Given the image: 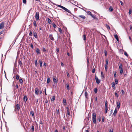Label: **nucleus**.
<instances>
[{"instance_id": "f257e3e1", "label": "nucleus", "mask_w": 132, "mask_h": 132, "mask_svg": "<svg viewBox=\"0 0 132 132\" xmlns=\"http://www.w3.org/2000/svg\"><path fill=\"white\" fill-rule=\"evenodd\" d=\"M54 5H56L57 6L60 7L61 8H62L65 11H66L68 12V13H70L71 14V12L70 10H68V9H67L66 8H65V7L61 5H57L55 4H54Z\"/></svg>"}, {"instance_id": "f03ea898", "label": "nucleus", "mask_w": 132, "mask_h": 132, "mask_svg": "<svg viewBox=\"0 0 132 132\" xmlns=\"http://www.w3.org/2000/svg\"><path fill=\"white\" fill-rule=\"evenodd\" d=\"M14 111L16 112V111H18L20 108V105L18 104H16L15 106H14Z\"/></svg>"}, {"instance_id": "7ed1b4c3", "label": "nucleus", "mask_w": 132, "mask_h": 132, "mask_svg": "<svg viewBox=\"0 0 132 132\" xmlns=\"http://www.w3.org/2000/svg\"><path fill=\"white\" fill-rule=\"evenodd\" d=\"M35 18L37 21H38L39 19V12H37L36 13Z\"/></svg>"}, {"instance_id": "20e7f679", "label": "nucleus", "mask_w": 132, "mask_h": 132, "mask_svg": "<svg viewBox=\"0 0 132 132\" xmlns=\"http://www.w3.org/2000/svg\"><path fill=\"white\" fill-rule=\"evenodd\" d=\"M95 79L97 83L98 84L100 83L101 81L97 77H96V76H95Z\"/></svg>"}, {"instance_id": "39448f33", "label": "nucleus", "mask_w": 132, "mask_h": 132, "mask_svg": "<svg viewBox=\"0 0 132 132\" xmlns=\"http://www.w3.org/2000/svg\"><path fill=\"white\" fill-rule=\"evenodd\" d=\"M87 14L88 15H90L92 18H94L95 16L92 14L91 12L90 11H88L87 12Z\"/></svg>"}, {"instance_id": "423d86ee", "label": "nucleus", "mask_w": 132, "mask_h": 132, "mask_svg": "<svg viewBox=\"0 0 132 132\" xmlns=\"http://www.w3.org/2000/svg\"><path fill=\"white\" fill-rule=\"evenodd\" d=\"M117 107L118 110L120 107V103L119 101H118L117 103Z\"/></svg>"}, {"instance_id": "0eeeda50", "label": "nucleus", "mask_w": 132, "mask_h": 132, "mask_svg": "<svg viewBox=\"0 0 132 132\" xmlns=\"http://www.w3.org/2000/svg\"><path fill=\"white\" fill-rule=\"evenodd\" d=\"M117 111H118L117 109V108H116L115 109L114 112L113 114V115L114 116V117L116 115L117 113Z\"/></svg>"}, {"instance_id": "6e6552de", "label": "nucleus", "mask_w": 132, "mask_h": 132, "mask_svg": "<svg viewBox=\"0 0 132 132\" xmlns=\"http://www.w3.org/2000/svg\"><path fill=\"white\" fill-rule=\"evenodd\" d=\"M4 23L3 22H1L0 24V29H2L4 27Z\"/></svg>"}, {"instance_id": "1a4fd4ad", "label": "nucleus", "mask_w": 132, "mask_h": 132, "mask_svg": "<svg viewBox=\"0 0 132 132\" xmlns=\"http://www.w3.org/2000/svg\"><path fill=\"white\" fill-rule=\"evenodd\" d=\"M39 92V89L38 88H35V93L36 94L38 95Z\"/></svg>"}, {"instance_id": "9d476101", "label": "nucleus", "mask_w": 132, "mask_h": 132, "mask_svg": "<svg viewBox=\"0 0 132 132\" xmlns=\"http://www.w3.org/2000/svg\"><path fill=\"white\" fill-rule=\"evenodd\" d=\"M49 37L50 39L52 41H54V38L53 37L52 34H50L49 35Z\"/></svg>"}, {"instance_id": "9b49d317", "label": "nucleus", "mask_w": 132, "mask_h": 132, "mask_svg": "<svg viewBox=\"0 0 132 132\" xmlns=\"http://www.w3.org/2000/svg\"><path fill=\"white\" fill-rule=\"evenodd\" d=\"M71 1L72 2H71V3L76 5V4H77V2L76 1H75L73 0H71Z\"/></svg>"}, {"instance_id": "f8f14e48", "label": "nucleus", "mask_w": 132, "mask_h": 132, "mask_svg": "<svg viewBox=\"0 0 132 132\" xmlns=\"http://www.w3.org/2000/svg\"><path fill=\"white\" fill-rule=\"evenodd\" d=\"M33 35L35 38H37V34L36 32H34Z\"/></svg>"}, {"instance_id": "ddd939ff", "label": "nucleus", "mask_w": 132, "mask_h": 132, "mask_svg": "<svg viewBox=\"0 0 132 132\" xmlns=\"http://www.w3.org/2000/svg\"><path fill=\"white\" fill-rule=\"evenodd\" d=\"M53 81L54 83H55L56 84H57V83L58 80L57 79H56L55 78H53Z\"/></svg>"}, {"instance_id": "4468645a", "label": "nucleus", "mask_w": 132, "mask_h": 132, "mask_svg": "<svg viewBox=\"0 0 132 132\" xmlns=\"http://www.w3.org/2000/svg\"><path fill=\"white\" fill-rule=\"evenodd\" d=\"M112 87L114 89H115L116 88V86H115V83L114 82H113L112 83Z\"/></svg>"}, {"instance_id": "2eb2a0df", "label": "nucleus", "mask_w": 132, "mask_h": 132, "mask_svg": "<svg viewBox=\"0 0 132 132\" xmlns=\"http://www.w3.org/2000/svg\"><path fill=\"white\" fill-rule=\"evenodd\" d=\"M23 99L24 101H25V102H26L27 101L28 99V98L26 95H25L23 97Z\"/></svg>"}, {"instance_id": "dca6fc26", "label": "nucleus", "mask_w": 132, "mask_h": 132, "mask_svg": "<svg viewBox=\"0 0 132 132\" xmlns=\"http://www.w3.org/2000/svg\"><path fill=\"white\" fill-rule=\"evenodd\" d=\"M47 21H48V23L49 24H51L52 23V21L51 19L48 18H47Z\"/></svg>"}, {"instance_id": "f3484780", "label": "nucleus", "mask_w": 132, "mask_h": 132, "mask_svg": "<svg viewBox=\"0 0 132 132\" xmlns=\"http://www.w3.org/2000/svg\"><path fill=\"white\" fill-rule=\"evenodd\" d=\"M78 17H80L81 18L83 19H85L86 18L85 16L83 15H80L78 16Z\"/></svg>"}, {"instance_id": "a211bd4d", "label": "nucleus", "mask_w": 132, "mask_h": 132, "mask_svg": "<svg viewBox=\"0 0 132 132\" xmlns=\"http://www.w3.org/2000/svg\"><path fill=\"white\" fill-rule=\"evenodd\" d=\"M67 114L69 116L70 115V112L69 111V109L68 107H67Z\"/></svg>"}, {"instance_id": "6ab92c4d", "label": "nucleus", "mask_w": 132, "mask_h": 132, "mask_svg": "<svg viewBox=\"0 0 132 132\" xmlns=\"http://www.w3.org/2000/svg\"><path fill=\"white\" fill-rule=\"evenodd\" d=\"M36 53L37 54H39L40 53V50L38 48H37L36 50Z\"/></svg>"}, {"instance_id": "aec40b11", "label": "nucleus", "mask_w": 132, "mask_h": 132, "mask_svg": "<svg viewBox=\"0 0 132 132\" xmlns=\"http://www.w3.org/2000/svg\"><path fill=\"white\" fill-rule=\"evenodd\" d=\"M64 105H66L67 104L66 101L65 99L63 98V100Z\"/></svg>"}, {"instance_id": "412c9836", "label": "nucleus", "mask_w": 132, "mask_h": 132, "mask_svg": "<svg viewBox=\"0 0 132 132\" xmlns=\"http://www.w3.org/2000/svg\"><path fill=\"white\" fill-rule=\"evenodd\" d=\"M85 97L86 98V99H87L88 97H87V96H88V93L86 91L85 92Z\"/></svg>"}, {"instance_id": "4be33fe9", "label": "nucleus", "mask_w": 132, "mask_h": 132, "mask_svg": "<svg viewBox=\"0 0 132 132\" xmlns=\"http://www.w3.org/2000/svg\"><path fill=\"white\" fill-rule=\"evenodd\" d=\"M30 114L33 117L34 116V113L33 111H31L30 112Z\"/></svg>"}, {"instance_id": "5701e85b", "label": "nucleus", "mask_w": 132, "mask_h": 132, "mask_svg": "<svg viewBox=\"0 0 132 132\" xmlns=\"http://www.w3.org/2000/svg\"><path fill=\"white\" fill-rule=\"evenodd\" d=\"M92 118H96V114L95 113H93L92 114Z\"/></svg>"}, {"instance_id": "b1692460", "label": "nucleus", "mask_w": 132, "mask_h": 132, "mask_svg": "<svg viewBox=\"0 0 132 132\" xmlns=\"http://www.w3.org/2000/svg\"><path fill=\"white\" fill-rule=\"evenodd\" d=\"M92 120L94 123L95 124L96 123V118H92Z\"/></svg>"}, {"instance_id": "393cba45", "label": "nucleus", "mask_w": 132, "mask_h": 132, "mask_svg": "<svg viewBox=\"0 0 132 132\" xmlns=\"http://www.w3.org/2000/svg\"><path fill=\"white\" fill-rule=\"evenodd\" d=\"M108 59H106L105 60L106 62V64H105V65H106L108 66Z\"/></svg>"}, {"instance_id": "a878e982", "label": "nucleus", "mask_w": 132, "mask_h": 132, "mask_svg": "<svg viewBox=\"0 0 132 132\" xmlns=\"http://www.w3.org/2000/svg\"><path fill=\"white\" fill-rule=\"evenodd\" d=\"M113 10V7L111 6H110V7L109 9V10L110 11L112 12Z\"/></svg>"}, {"instance_id": "bb28decb", "label": "nucleus", "mask_w": 132, "mask_h": 132, "mask_svg": "<svg viewBox=\"0 0 132 132\" xmlns=\"http://www.w3.org/2000/svg\"><path fill=\"white\" fill-rule=\"evenodd\" d=\"M101 77L102 79H103L104 77L103 73L102 71H101Z\"/></svg>"}, {"instance_id": "cd10ccee", "label": "nucleus", "mask_w": 132, "mask_h": 132, "mask_svg": "<svg viewBox=\"0 0 132 132\" xmlns=\"http://www.w3.org/2000/svg\"><path fill=\"white\" fill-rule=\"evenodd\" d=\"M119 69H122V64H120V65L119 66Z\"/></svg>"}, {"instance_id": "c85d7f7f", "label": "nucleus", "mask_w": 132, "mask_h": 132, "mask_svg": "<svg viewBox=\"0 0 132 132\" xmlns=\"http://www.w3.org/2000/svg\"><path fill=\"white\" fill-rule=\"evenodd\" d=\"M50 81V79L49 77L47 78V83L48 84Z\"/></svg>"}, {"instance_id": "c756f323", "label": "nucleus", "mask_w": 132, "mask_h": 132, "mask_svg": "<svg viewBox=\"0 0 132 132\" xmlns=\"http://www.w3.org/2000/svg\"><path fill=\"white\" fill-rule=\"evenodd\" d=\"M33 24L35 27H37L36 22V21L35 20L34 21V22H33Z\"/></svg>"}, {"instance_id": "7c9ffc66", "label": "nucleus", "mask_w": 132, "mask_h": 132, "mask_svg": "<svg viewBox=\"0 0 132 132\" xmlns=\"http://www.w3.org/2000/svg\"><path fill=\"white\" fill-rule=\"evenodd\" d=\"M35 65L36 66H37L38 65L37 63V60L36 59L35 60Z\"/></svg>"}, {"instance_id": "2f4dec72", "label": "nucleus", "mask_w": 132, "mask_h": 132, "mask_svg": "<svg viewBox=\"0 0 132 132\" xmlns=\"http://www.w3.org/2000/svg\"><path fill=\"white\" fill-rule=\"evenodd\" d=\"M108 101H106L105 102V108L108 107Z\"/></svg>"}, {"instance_id": "473e14b6", "label": "nucleus", "mask_w": 132, "mask_h": 132, "mask_svg": "<svg viewBox=\"0 0 132 132\" xmlns=\"http://www.w3.org/2000/svg\"><path fill=\"white\" fill-rule=\"evenodd\" d=\"M55 99V96H53L52 98L51 99V101H54Z\"/></svg>"}, {"instance_id": "72a5a7b5", "label": "nucleus", "mask_w": 132, "mask_h": 132, "mask_svg": "<svg viewBox=\"0 0 132 132\" xmlns=\"http://www.w3.org/2000/svg\"><path fill=\"white\" fill-rule=\"evenodd\" d=\"M54 28H55L56 27V26L55 25V24L53 23L52 24Z\"/></svg>"}, {"instance_id": "f704fd0d", "label": "nucleus", "mask_w": 132, "mask_h": 132, "mask_svg": "<svg viewBox=\"0 0 132 132\" xmlns=\"http://www.w3.org/2000/svg\"><path fill=\"white\" fill-rule=\"evenodd\" d=\"M67 88L68 90L70 89L69 85L68 84H67Z\"/></svg>"}, {"instance_id": "c9c22d12", "label": "nucleus", "mask_w": 132, "mask_h": 132, "mask_svg": "<svg viewBox=\"0 0 132 132\" xmlns=\"http://www.w3.org/2000/svg\"><path fill=\"white\" fill-rule=\"evenodd\" d=\"M39 62L40 63V67H41L42 66V62L41 60H39Z\"/></svg>"}, {"instance_id": "e433bc0d", "label": "nucleus", "mask_w": 132, "mask_h": 132, "mask_svg": "<svg viewBox=\"0 0 132 132\" xmlns=\"http://www.w3.org/2000/svg\"><path fill=\"white\" fill-rule=\"evenodd\" d=\"M106 27L108 29L110 30V26L107 24L106 25Z\"/></svg>"}, {"instance_id": "4c0bfd02", "label": "nucleus", "mask_w": 132, "mask_h": 132, "mask_svg": "<svg viewBox=\"0 0 132 132\" xmlns=\"http://www.w3.org/2000/svg\"><path fill=\"white\" fill-rule=\"evenodd\" d=\"M97 89L96 88H95L94 89V91L95 93H96L97 92Z\"/></svg>"}, {"instance_id": "58836bf2", "label": "nucleus", "mask_w": 132, "mask_h": 132, "mask_svg": "<svg viewBox=\"0 0 132 132\" xmlns=\"http://www.w3.org/2000/svg\"><path fill=\"white\" fill-rule=\"evenodd\" d=\"M83 37L84 38L83 40H86V35H83Z\"/></svg>"}, {"instance_id": "ea45409f", "label": "nucleus", "mask_w": 132, "mask_h": 132, "mask_svg": "<svg viewBox=\"0 0 132 132\" xmlns=\"http://www.w3.org/2000/svg\"><path fill=\"white\" fill-rule=\"evenodd\" d=\"M105 117L104 116H102V122H104V121Z\"/></svg>"}, {"instance_id": "a19ab883", "label": "nucleus", "mask_w": 132, "mask_h": 132, "mask_svg": "<svg viewBox=\"0 0 132 132\" xmlns=\"http://www.w3.org/2000/svg\"><path fill=\"white\" fill-rule=\"evenodd\" d=\"M59 31L61 33H62V31L61 29L60 28H58Z\"/></svg>"}, {"instance_id": "79ce46f5", "label": "nucleus", "mask_w": 132, "mask_h": 132, "mask_svg": "<svg viewBox=\"0 0 132 132\" xmlns=\"http://www.w3.org/2000/svg\"><path fill=\"white\" fill-rule=\"evenodd\" d=\"M31 129H32V131L34 132V127L33 126H32L31 127Z\"/></svg>"}, {"instance_id": "37998d69", "label": "nucleus", "mask_w": 132, "mask_h": 132, "mask_svg": "<svg viewBox=\"0 0 132 132\" xmlns=\"http://www.w3.org/2000/svg\"><path fill=\"white\" fill-rule=\"evenodd\" d=\"M32 31H30V32L29 33V35L30 36H31L32 35Z\"/></svg>"}, {"instance_id": "c03bdc74", "label": "nucleus", "mask_w": 132, "mask_h": 132, "mask_svg": "<svg viewBox=\"0 0 132 132\" xmlns=\"http://www.w3.org/2000/svg\"><path fill=\"white\" fill-rule=\"evenodd\" d=\"M132 11L131 9H130L129 10V14L130 15L132 13Z\"/></svg>"}, {"instance_id": "a18cd8bd", "label": "nucleus", "mask_w": 132, "mask_h": 132, "mask_svg": "<svg viewBox=\"0 0 132 132\" xmlns=\"http://www.w3.org/2000/svg\"><path fill=\"white\" fill-rule=\"evenodd\" d=\"M115 96L117 97H118L119 95V94H118L116 92L115 93Z\"/></svg>"}, {"instance_id": "49530a36", "label": "nucleus", "mask_w": 132, "mask_h": 132, "mask_svg": "<svg viewBox=\"0 0 132 132\" xmlns=\"http://www.w3.org/2000/svg\"><path fill=\"white\" fill-rule=\"evenodd\" d=\"M124 54L127 57H128V54H127V53L126 52H124Z\"/></svg>"}, {"instance_id": "de8ad7c7", "label": "nucleus", "mask_w": 132, "mask_h": 132, "mask_svg": "<svg viewBox=\"0 0 132 132\" xmlns=\"http://www.w3.org/2000/svg\"><path fill=\"white\" fill-rule=\"evenodd\" d=\"M114 37L116 39H118V35L117 34H116L114 35Z\"/></svg>"}, {"instance_id": "09e8293b", "label": "nucleus", "mask_w": 132, "mask_h": 132, "mask_svg": "<svg viewBox=\"0 0 132 132\" xmlns=\"http://www.w3.org/2000/svg\"><path fill=\"white\" fill-rule=\"evenodd\" d=\"M18 64L20 66H21L22 64V63L21 61H19L18 62Z\"/></svg>"}, {"instance_id": "8fccbe9b", "label": "nucleus", "mask_w": 132, "mask_h": 132, "mask_svg": "<svg viewBox=\"0 0 132 132\" xmlns=\"http://www.w3.org/2000/svg\"><path fill=\"white\" fill-rule=\"evenodd\" d=\"M16 79L18 80L19 79V76L18 75H16Z\"/></svg>"}, {"instance_id": "3c124183", "label": "nucleus", "mask_w": 132, "mask_h": 132, "mask_svg": "<svg viewBox=\"0 0 132 132\" xmlns=\"http://www.w3.org/2000/svg\"><path fill=\"white\" fill-rule=\"evenodd\" d=\"M115 81L116 84H117L118 83V80L117 79H115Z\"/></svg>"}, {"instance_id": "603ef678", "label": "nucleus", "mask_w": 132, "mask_h": 132, "mask_svg": "<svg viewBox=\"0 0 132 132\" xmlns=\"http://www.w3.org/2000/svg\"><path fill=\"white\" fill-rule=\"evenodd\" d=\"M105 69L106 71H107V69H108V66L106 65H105Z\"/></svg>"}, {"instance_id": "864d4df0", "label": "nucleus", "mask_w": 132, "mask_h": 132, "mask_svg": "<svg viewBox=\"0 0 132 132\" xmlns=\"http://www.w3.org/2000/svg\"><path fill=\"white\" fill-rule=\"evenodd\" d=\"M19 81L20 83H22L23 82V80L21 79H19Z\"/></svg>"}, {"instance_id": "5fc2aeb1", "label": "nucleus", "mask_w": 132, "mask_h": 132, "mask_svg": "<svg viewBox=\"0 0 132 132\" xmlns=\"http://www.w3.org/2000/svg\"><path fill=\"white\" fill-rule=\"evenodd\" d=\"M108 107L105 108V113H106L108 112Z\"/></svg>"}, {"instance_id": "6e6d98bb", "label": "nucleus", "mask_w": 132, "mask_h": 132, "mask_svg": "<svg viewBox=\"0 0 132 132\" xmlns=\"http://www.w3.org/2000/svg\"><path fill=\"white\" fill-rule=\"evenodd\" d=\"M104 52L105 53V56H106L107 55V51L106 50H105L104 51Z\"/></svg>"}, {"instance_id": "4d7b16f0", "label": "nucleus", "mask_w": 132, "mask_h": 132, "mask_svg": "<svg viewBox=\"0 0 132 132\" xmlns=\"http://www.w3.org/2000/svg\"><path fill=\"white\" fill-rule=\"evenodd\" d=\"M43 52H46V50L45 49V48L44 47H43Z\"/></svg>"}, {"instance_id": "13d9d810", "label": "nucleus", "mask_w": 132, "mask_h": 132, "mask_svg": "<svg viewBox=\"0 0 132 132\" xmlns=\"http://www.w3.org/2000/svg\"><path fill=\"white\" fill-rule=\"evenodd\" d=\"M123 71V69H121L120 70V73L121 74H122Z\"/></svg>"}, {"instance_id": "bf43d9fd", "label": "nucleus", "mask_w": 132, "mask_h": 132, "mask_svg": "<svg viewBox=\"0 0 132 132\" xmlns=\"http://www.w3.org/2000/svg\"><path fill=\"white\" fill-rule=\"evenodd\" d=\"M87 66H88V65L89 64V60L88 59H87Z\"/></svg>"}, {"instance_id": "052dcab7", "label": "nucleus", "mask_w": 132, "mask_h": 132, "mask_svg": "<svg viewBox=\"0 0 132 132\" xmlns=\"http://www.w3.org/2000/svg\"><path fill=\"white\" fill-rule=\"evenodd\" d=\"M23 2L24 4H26V0H23Z\"/></svg>"}, {"instance_id": "680f3d73", "label": "nucleus", "mask_w": 132, "mask_h": 132, "mask_svg": "<svg viewBox=\"0 0 132 132\" xmlns=\"http://www.w3.org/2000/svg\"><path fill=\"white\" fill-rule=\"evenodd\" d=\"M120 3L121 5L122 6L124 4H123V3L121 1H120Z\"/></svg>"}, {"instance_id": "e2e57ef3", "label": "nucleus", "mask_w": 132, "mask_h": 132, "mask_svg": "<svg viewBox=\"0 0 132 132\" xmlns=\"http://www.w3.org/2000/svg\"><path fill=\"white\" fill-rule=\"evenodd\" d=\"M95 69L94 68L92 70V72L93 73H94L95 72Z\"/></svg>"}, {"instance_id": "0e129e2a", "label": "nucleus", "mask_w": 132, "mask_h": 132, "mask_svg": "<svg viewBox=\"0 0 132 132\" xmlns=\"http://www.w3.org/2000/svg\"><path fill=\"white\" fill-rule=\"evenodd\" d=\"M44 90H45V95L46 96L47 95V94H46V88H45Z\"/></svg>"}, {"instance_id": "69168bd1", "label": "nucleus", "mask_w": 132, "mask_h": 132, "mask_svg": "<svg viewBox=\"0 0 132 132\" xmlns=\"http://www.w3.org/2000/svg\"><path fill=\"white\" fill-rule=\"evenodd\" d=\"M30 47L32 48H34L33 45L32 44H31L30 45Z\"/></svg>"}, {"instance_id": "338daca9", "label": "nucleus", "mask_w": 132, "mask_h": 132, "mask_svg": "<svg viewBox=\"0 0 132 132\" xmlns=\"http://www.w3.org/2000/svg\"><path fill=\"white\" fill-rule=\"evenodd\" d=\"M56 50L57 52L59 53V48H57L56 49Z\"/></svg>"}, {"instance_id": "774afa93", "label": "nucleus", "mask_w": 132, "mask_h": 132, "mask_svg": "<svg viewBox=\"0 0 132 132\" xmlns=\"http://www.w3.org/2000/svg\"><path fill=\"white\" fill-rule=\"evenodd\" d=\"M58 114H59L60 113L59 112V109H58L57 111L56 112Z\"/></svg>"}]
</instances>
